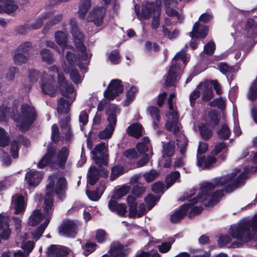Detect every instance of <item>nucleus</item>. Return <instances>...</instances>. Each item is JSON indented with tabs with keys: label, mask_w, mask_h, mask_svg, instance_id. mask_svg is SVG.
Here are the masks:
<instances>
[{
	"label": "nucleus",
	"mask_w": 257,
	"mask_h": 257,
	"mask_svg": "<svg viewBox=\"0 0 257 257\" xmlns=\"http://www.w3.org/2000/svg\"><path fill=\"white\" fill-rule=\"evenodd\" d=\"M240 170L235 169L234 172H233L231 175L223 176L218 179L214 181L213 183L203 182L200 187L198 196L197 198H191L195 194V190L190 191V192L186 194L185 199L189 200V209H191L190 212L188 214L189 217H191L194 215H198L201 213L203 210L202 206H194L193 205L204 201H208V203L205 205L210 206L216 204L220 197L223 195L222 190H217L216 192H212L214 188L217 186L225 185V191L230 192L239 187L243 182V181L246 177L245 173H241L234 180L233 178L240 172Z\"/></svg>",
	"instance_id": "1"
},
{
	"label": "nucleus",
	"mask_w": 257,
	"mask_h": 257,
	"mask_svg": "<svg viewBox=\"0 0 257 257\" xmlns=\"http://www.w3.org/2000/svg\"><path fill=\"white\" fill-rule=\"evenodd\" d=\"M53 186V181H51L49 185L46 186V194L43 205L44 215L42 214L40 210L36 209L33 211L29 220V224L34 226L40 223L43 218L46 219L45 222L32 233L34 238L36 239H39L42 235L51 218L53 209V201L52 199Z\"/></svg>",
	"instance_id": "2"
},
{
	"label": "nucleus",
	"mask_w": 257,
	"mask_h": 257,
	"mask_svg": "<svg viewBox=\"0 0 257 257\" xmlns=\"http://www.w3.org/2000/svg\"><path fill=\"white\" fill-rule=\"evenodd\" d=\"M257 232V214L251 219H243L236 225L230 228V234L233 238L240 242L235 241L231 243L233 248L240 247L242 244L247 243L255 238V233Z\"/></svg>",
	"instance_id": "3"
},
{
	"label": "nucleus",
	"mask_w": 257,
	"mask_h": 257,
	"mask_svg": "<svg viewBox=\"0 0 257 257\" xmlns=\"http://www.w3.org/2000/svg\"><path fill=\"white\" fill-rule=\"evenodd\" d=\"M69 155V150L66 147L62 148L56 153L54 148L49 146L46 153L39 161L38 167L43 168L50 165L52 168L64 169L65 168Z\"/></svg>",
	"instance_id": "4"
},
{
	"label": "nucleus",
	"mask_w": 257,
	"mask_h": 257,
	"mask_svg": "<svg viewBox=\"0 0 257 257\" xmlns=\"http://www.w3.org/2000/svg\"><path fill=\"white\" fill-rule=\"evenodd\" d=\"M70 26L74 43L77 50L78 59L82 61H87L91 56L87 53L86 48L84 45V35L79 30L75 19L70 20Z\"/></svg>",
	"instance_id": "5"
},
{
	"label": "nucleus",
	"mask_w": 257,
	"mask_h": 257,
	"mask_svg": "<svg viewBox=\"0 0 257 257\" xmlns=\"http://www.w3.org/2000/svg\"><path fill=\"white\" fill-rule=\"evenodd\" d=\"M180 61L184 64H185L187 61L185 51L184 50L178 52L171 62V65L165 79V83L167 86H173L176 83L177 77L181 72V69L179 66Z\"/></svg>",
	"instance_id": "6"
},
{
	"label": "nucleus",
	"mask_w": 257,
	"mask_h": 257,
	"mask_svg": "<svg viewBox=\"0 0 257 257\" xmlns=\"http://www.w3.org/2000/svg\"><path fill=\"white\" fill-rule=\"evenodd\" d=\"M37 114L35 108L29 104H23L17 119L18 125L22 131H27L36 120Z\"/></svg>",
	"instance_id": "7"
},
{
	"label": "nucleus",
	"mask_w": 257,
	"mask_h": 257,
	"mask_svg": "<svg viewBox=\"0 0 257 257\" xmlns=\"http://www.w3.org/2000/svg\"><path fill=\"white\" fill-rule=\"evenodd\" d=\"M175 97L174 93L170 95L168 99L169 112L167 115V120L166 123V127L168 131H172L174 134H177L179 128L178 124V116L177 112L174 109L173 101Z\"/></svg>",
	"instance_id": "8"
},
{
	"label": "nucleus",
	"mask_w": 257,
	"mask_h": 257,
	"mask_svg": "<svg viewBox=\"0 0 257 257\" xmlns=\"http://www.w3.org/2000/svg\"><path fill=\"white\" fill-rule=\"evenodd\" d=\"M57 88L58 89L61 94L64 97L70 99L73 102L75 99L76 93L73 85L67 81L64 75L58 74V78Z\"/></svg>",
	"instance_id": "9"
},
{
	"label": "nucleus",
	"mask_w": 257,
	"mask_h": 257,
	"mask_svg": "<svg viewBox=\"0 0 257 257\" xmlns=\"http://www.w3.org/2000/svg\"><path fill=\"white\" fill-rule=\"evenodd\" d=\"M66 58L67 63H65L63 65L64 71L69 73L70 77L74 83H78L81 82L82 78L77 69L75 67L74 61H76V59L74 54L70 51H67Z\"/></svg>",
	"instance_id": "10"
},
{
	"label": "nucleus",
	"mask_w": 257,
	"mask_h": 257,
	"mask_svg": "<svg viewBox=\"0 0 257 257\" xmlns=\"http://www.w3.org/2000/svg\"><path fill=\"white\" fill-rule=\"evenodd\" d=\"M39 83L42 92L46 94L53 96L57 91L55 80L51 74H47L46 71H44Z\"/></svg>",
	"instance_id": "11"
},
{
	"label": "nucleus",
	"mask_w": 257,
	"mask_h": 257,
	"mask_svg": "<svg viewBox=\"0 0 257 257\" xmlns=\"http://www.w3.org/2000/svg\"><path fill=\"white\" fill-rule=\"evenodd\" d=\"M56 179H57V181L55 187V192L59 199L63 200L66 197V192L67 189V180L65 177L61 176L58 177H56L55 175H51L49 178V182L47 186L49 185L51 182V181H53V183L54 184L55 180ZM54 187V185L53 186V188ZM53 191L54 188L53 189ZM52 193H53V192ZM53 195V194H52V199Z\"/></svg>",
	"instance_id": "12"
},
{
	"label": "nucleus",
	"mask_w": 257,
	"mask_h": 257,
	"mask_svg": "<svg viewBox=\"0 0 257 257\" xmlns=\"http://www.w3.org/2000/svg\"><path fill=\"white\" fill-rule=\"evenodd\" d=\"M92 154L96 164L99 165H106L108 156L107 144L102 142L97 144L92 151Z\"/></svg>",
	"instance_id": "13"
},
{
	"label": "nucleus",
	"mask_w": 257,
	"mask_h": 257,
	"mask_svg": "<svg viewBox=\"0 0 257 257\" xmlns=\"http://www.w3.org/2000/svg\"><path fill=\"white\" fill-rule=\"evenodd\" d=\"M105 15L106 9L104 7H96L90 11L86 20L88 22H93L96 26L100 27L103 23Z\"/></svg>",
	"instance_id": "14"
},
{
	"label": "nucleus",
	"mask_w": 257,
	"mask_h": 257,
	"mask_svg": "<svg viewBox=\"0 0 257 257\" xmlns=\"http://www.w3.org/2000/svg\"><path fill=\"white\" fill-rule=\"evenodd\" d=\"M123 87L119 79L112 80L104 91L105 97L108 99H113L119 93L123 91Z\"/></svg>",
	"instance_id": "15"
},
{
	"label": "nucleus",
	"mask_w": 257,
	"mask_h": 257,
	"mask_svg": "<svg viewBox=\"0 0 257 257\" xmlns=\"http://www.w3.org/2000/svg\"><path fill=\"white\" fill-rule=\"evenodd\" d=\"M70 250L66 246L52 244L47 249V253L52 257H64L67 255Z\"/></svg>",
	"instance_id": "16"
},
{
	"label": "nucleus",
	"mask_w": 257,
	"mask_h": 257,
	"mask_svg": "<svg viewBox=\"0 0 257 257\" xmlns=\"http://www.w3.org/2000/svg\"><path fill=\"white\" fill-rule=\"evenodd\" d=\"M54 15L53 11H49L44 13L39 18H38L34 24H32L30 27L23 26L19 28L18 32L21 34H24L27 32V29H38L41 27L43 24V21L51 18Z\"/></svg>",
	"instance_id": "17"
},
{
	"label": "nucleus",
	"mask_w": 257,
	"mask_h": 257,
	"mask_svg": "<svg viewBox=\"0 0 257 257\" xmlns=\"http://www.w3.org/2000/svg\"><path fill=\"white\" fill-rule=\"evenodd\" d=\"M208 27L202 25L199 22L195 23L192 31L189 33L190 36L194 38H204L208 34Z\"/></svg>",
	"instance_id": "18"
},
{
	"label": "nucleus",
	"mask_w": 257,
	"mask_h": 257,
	"mask_svg": "<svg viewBox=\"0 0 257 257\" xmlns=\"http://www.w3.org/2000/svg\"><path fill=\"white\" fill-rule=\"evenodd\" d=\"M76 224L71 220H66L59 229L60 233L66 236H73L76 233Z\"/></svg>",
	"instance_id": "19"
},
{
	"label": "nucleus",
	"mask_w": 257,
	"mask_h": 257,
	"mask_svg": "<svg viewBox=\"0 0 257 257\" xmlns=\"http://www.w3.org/2000/svg\"><path fill=\"white\" fill-rule=\"evenodd\" d=\"M159 1L161 0H156L155 3H149L144 5L142 7V13L141 17L144 19H149L152 14H155V11L157 7L159 6Z\"/></svg>",
	"instance_id": "20"
},
{
	"label": "nucleus",
	"mask_w": 257,
	"mask_h": 257,
	"mask_svg": "<svg viewBox=\"0 0 257 257\" xmlns=\"http://www.w3.org/2000/svg\"><path fill=\"white\" fill-rule=\"evenodd\" d=\"M43 175L40 172L31 170L26 174L25 178L30 186H36L38 185Z\"/></svg>",
	"instance_id": "21"
},
{
	"label": "nucleus",
	"mask_w": 257,
	"mask_h": 257,
	"mask_svg": "<svg viewBox=\"0 0 257 257\" xmlns=\"http://www.w3.org/2000/svg\"><path fill=\"white\" fill-rule=\"evenodd\" d=\"M198 88L202 92V98L203 101H208L213 97L211 87L208 83H201L198 86Z\"/></svg>",
	"instance_id": "22"
},
{
	"label": "nucleus",
	"mask_w": 257,
	"mask_h": 257,
	"mask_svg": "<svg viewBox=\"0 0 257 257\" xmlns=\"http://www.w3.org/2000/svg\"><path fill=\"white\" fill-rule=\"evenodd\" d=\"M12 205L15 209V213L19 214L25 209V202L23 196L16 194L12 197Z\"/></svg>",
	"instance_id": "23"
},
{
	"label": "nucleus",
	"mask_w": 257,
	"mask_h": 257,
	"mask_svg": "<svg viewBox=\"0 0 257 257\" xmlns=\"http://www.w3.org/2000/svg\"><path fill=\"white\" fill-rule=\"evenodd\" d=\"M119 113V110L115 106H112L108 109L107 110V121L108 122L107 126H110L111 128L114 130L117 121L116 114Z\"/></svg>",
	"instance_id": "24"
},
{
	"label": "nucleus",
	"mask_w": 257,
	"mask_h": 257,
	"mask_svg": "<svg viewBox=\"0 0 257 257\" xmlns=\"http://www.w3.org/2000/svg\"><path fill=\"white\" fill-rule=\"evenodd\" d=\"M108 206L111 211H116L117 213L120 216H124L126 212V206L125 204H117L112 199L109 201Z\"/></svg>",
	"instance_id": "25"
},
{
	"label": "nucleus",
	"mask_w": 257,
	"mask_h": 257,
	"mask_svg": "<svg viewBox=\"0 0 257 257\" xmlns=\"http://www.w3.org/2000/svg\"><path fill=\"white\" fill-rule=\"evenodd\" d=\"M109 253L111 257H123V246L119 242H113L111 244Z\"/></svg>",
	"instance_id": "26"
},
{
	"label": "nucleus",
	"mask_w": 257,
	"mask_h": 257,
	"mask_svg": "<svg viewBox=\"0 0 257 257\" xmlns=\"http://www.w3.org/2000/svg\"><path fill=\"white\" fill-rule=\"evenodd\" d=\"M127 202L129 206V217L131 218L137 217L138 204L136 201V198L132 195H128L127 197Z\"/></svg>",
	"instance_id": "27"
},
{
	"label": "nucleus",
	"mask_w": 257,
	"mask_h": 257,
	"mask_svg": "<svg viewBox=\"0 0 257 257\" xmlns=\"http://www.w3.org/2000/svg\"><path fill=\"white\" fill-rule=\"evenodd\" d=\"M189 208L188 204H184L180 210L176 211L170 217V220L173 223L179 221L186 214Z\"/></svg>",
	"instance_id": "28"
},
{
	"label": "nucleus",
	"mask_w": 257,
	"mask_h": 257,
	"mask_svg": "<svg viewBox=\"0 0 257 257\" xmlns=\"http://www.w3.org/2000/svg\"><path fill=\"white\" fill-rule=\"evenodd\" d=\"M105 184L101 183L100 186L96 190L92 191H87L86 194L90 200L93 201H97L100 198L101 195L105 190Z\"/></svg>",
	"instance_id": "29"
},
{
	"label": "nucleus",
	"mask_w": 257,
	"mask_h": 257,
	"mask_svg": "<svg viewBox=\"0 0 257 257\" xmlns=\"http://www.w3.org/2000/svg\"><path fill=\"white\" fill-rule=\"evenodd\" d=\"M91 7V0H81L78 10V14L80 17L82 18H84Z\"/></svg>",
	"instance_id": "30"
},
{
	"label": "nucleus",
	"mask_w": 257,
	"mask_h": 257,
	"mask_svg": "<svg viewBox=\"0 0 257 257\" xmlns=\"http://www.w3.org/2000/svg\"><path fill=\"white\" fill-rule=\"evenodd\" d=\"M55 39L56 43L60 46H61L62 49V53H64L65 49L67 46L66 43L67 41L66 34L61 31H57L55 34Z\"/></svg>",
	"instance_id": "31"
},
{
	"label": "nucleus",
	"mask_w": 257,
	"mask_h": 257,
	"mask_svg": "<svg viewBox=\"0 0 257 257\" xmlns=\"http://www.w3.org/2000/svg\"><path fill=\"white\" fill-rule=\"evenodd\" d=\"M128 135L135 138H139L142 135V125L139 123H135L127 128Z\"/></svg>",
	"instance_id": "32"
},
{
	"label": "nucleus",
	"mask_w": 257,
	"mask_h": 257,
	"mask_svg": "<svg viewBox=\"0 0 257 257\" xmlns=\"http://www.w3.org/2000/svg\"><path fill=\"white\" fill-rule=\"evenodd\" d=\"M72 102H71L70 99L66 102L63 97L60 98L58 101V112L59 113H67L69 110V107Z\"/></svg>",
	"instance_id": "33"
},
{
	"label": "nucleus",
	"mask_w": 257,
	"mask_h": 257,
	"mask_svg": "<svg viewBox=\"0 0 257 257\" xmlns=\"http://www.w3.org/2000/svg\"><path fill=\"white\" fill-rule=\"evenodd\" d=\"M87 176L89 183L92 185H94L99 177L98 170L95 166L91 167L89 169Z\"/></svg>",
	"instance_id": "34"
},
{
	"label": "nucleus",
	"mask_w": 257,
	"mask_h": 257,
	"mask_svg": "<svg viewBox=\"0 0 257 257\" xmlns=\"http://www.w3.org/2000/svg\"><path fill=\"white\" fill-rule=\"evenodd\" d=\"M246 29L248 35H250V36L254 40L257 36V24L255 23L253 19H249L247 20Z\"/></svg>",
	"instance_id": "35"
},
{
	"label": "nucleus",
	"mask_w": 257,
	"mask_h": 257,
	"mask_svg": "<svg viewBox=\"0 0 257 257\" xmlns=\"http://www.w3.org/2000/svg\"><path fill=\"white\" fill-rule=\"evenodd\" d=\"M69 121V117L67 116L64 119L62 120L60 122L61 130L63 133L65 134V137L67 140L70 139L72 136Z\"/></svg>",
	"instance_id": "36"
},
{
	"label": "nucleus",
	"mask_w": 257,
	"mask_h": 257,
	"mask_svg": "<svg viewBox=\"0 0 257 257\" xmlns=\"http://www.w3.org/2000/svg\"><path fill=\"white\" fill-rule=\"evenodd\" d=\"M175 152V144L173 142H169L163 146V158H170Z\"/></svg>",
	"instance_id": "37"
},
{
	"label": "nucleus",
	"mask_w": 257,
	"mask_h": 257,
	"mask_svg": "<svg viewBox=\"0 0 257 257\" xmlns=\"http://www.w3.org/2000/svg\"><path fill=\"white\" fill-rule=\"evenodd\" d=\"M40 55L42 60L47 64H51L54 62V58L53 54L46 49H43L40 51Z\"/></svg>",
	"instance_id": "38"
},
{
	"label": "nucleus",
	"mask_w": 257,
	"mask_h": 257,
	"mask_svg": "<svg viewBox=\"0 0 257 257\" xmlns=\"http://www.w3.org/2000/svg\"><path fill=\"white\" fill-rule=\"evenodd\" d=\"M18 8V5L15 1L8 0L3 5V11L7 14H11L16 11Z\"/></svg>",
	"instance_id": "39"
},
{
	"label": "nucleus",
	"mask_w": 257,
	"mask_h": 257,
	"mask_svg": "<svg viewBox=\"0 0 257 257\" xmlns=\"http://www.w3.org/2000/svg\"><path fill=\"white\" fill-rule=\"evenodd\" d=\"M136 147L138 151L141 154H143L148 151L151 148L149 139L148 137L144 138L143 141L138 143Z\"/></svg>",
	"instance_id": "40"
},
{
	"label": "nucleus",
	"mask_w": 257,
	"mask_h": 257,
	"mask_svg": "<svg viewBox=\"0 0 257 257\" xmlns=\"http://www.w3.org/2000/svg\"><path fill=\"white\" fill-rule=\"evenodd\" d=\"M29 56L30 55H26L15 50L13 57L14 61L15 64L18 65L25 63L27 62Z\"/></svg>",
	"instance_id": "41"
},
{
	"label": "nucleus",
	"mask_w": 257,
	"mask_h": 257,
	"mask_svg": "<svg viewBox=\"0 0 257 257\" xmlns=\"http://www.w3.org/2000/svg\"><path fill=\"white\" fill-rule=\"evenodd\" d=\"M161 4V1H159V6L157 7L155 11V14L153 16V19L151 25L152 28L153 29H157L160 25Z\"/></svg>",
	"instance_id": "42"
},
{
	"label": "nucleus",
	"mask_w": 257,
	"mask_h": 257,
	"mask_svg": "<svg viewBox=\"0 0 257 257\" xmlns=\"http://www.w3.org/2000/svg\"><path fill=\"white\" fill-rule=\"evenodd\" d=\"M177 145L180 148V152L184 155L186 152V148L188 145V141L186 137L184 135H181L177 139Z\"/></svg>",
	"instance_id": "43"
},
{
	"label": "nucleus",
	"mask_w": 257,
	"mask_h": 257,
	"mask_svg": "<svg viewBox=\"0 0 257 257\" xmlns=\"http://www.w3.org/2000/svg\"><path fill=\"white\" fill-rule=\"evenodd\" d=\"M248 98L251 101L257 99V81L254 80L250 86L247 94Z\"/></svg>",
	"instance_id": "44"
},
{
	"label": "nucleus",
	"mask_w": 257,
	"mask_h": 257,
	"mask_svg": "<svg viewBox=\"0 0 257 257\" xmlns=\"http://www.w3.org/2000/svg\"><path fill=\"white\" fill-rule=\"evenodd\" d=\"M159 175V172L154 169L151 170L149 172H145L143 174V176L144 177L146 181L148 183L153 182Z\"/></svg>",
	"instance_id": "45"
},
{
	"label": "nucleus",
	"mask_w": 257,
	"mask_h": 257,
	"mask_svg": "<svg viewBox=\"0 0 257 257\" xmlns=\"http://www.w3.org/2000/svg\"><path fill=\"white\" fill-rule=\"evenodd\" d=\"M63 18V15L62 14H58L54 16L52 19L47 22L44 26V30L49 29L50 27L59 23Z\"/></svg>",
	"instance_id": "46"
},
{
	"label": "nucleus",
	"mask_w": 257,
	"mask_h": 257,
	"mask_svg": "<svg viewBox=\"0 0 257 257\" xmlns=\"http://www.w3.org/2000/svg\"><path fill=\"white\" fill-rule=\"evenodd\" d=\"M180 178V173L178 171L171 173L169 174L166 179L168 188L170 187Z\"/></svg>",
	"instance_id": "47"
},
{
	"label": "nucleus",
	"mask_w": 257,
	"mask_h": 257,
	"mask_svg": "<svg viewBox=\"0 0 257 257\" xmlns=\"http://www.w3.org/2000/svg\"><path fill=\"white\" fill-rule=\"evenodd\" d=\"M114 130L111 126L107 125L104 130L99 133L98 137L102 140L109 139L111 137Z\"/></svg>",
	"instance_id": "48"
},
{
	"label": "nucleus",
	"mask_w": 257,
	"mask_h": 257,
	"mask_svg": "<svg viewBox=\"0 0 257 257\" xmlns=\"http://www.w3.org/2000/svg\"><path fill=\"white\" fill-rule=\"evenodd\" d=\"M146 191V187L140 184L134 185L132 191V194L137 197H141Z\"/></svg>",
	"instance_id": "49"
},
{
	"label": "nucleus",
	"mask_w": 257,
	"mask_h": 257,
	"mask_svg": "<svg viewBox=\"0 0 257 257\" xmlns=\"http://www.w3.org/2000/svg\"><path fill=\"white\" fill-rule=\"evenodd\" d=\"M32 48V44L28 42L22 43L16 50L18 52L24 54L29 55V51Z\"/></svg>",
	"instance_id": "50"
},
{
	"label": "nucleus",
	"mask_w": 257,
	"mask_h": 257,
	"mask_svg": "<svg viewBox=\"0 0 257 257\" xmlns=\"http://www.w3.org/2000/svg\"><path fill=\"white\" fill-rule=\"evenodd\" d=\"M217 134L220 139L226 140L229 137L230 131L228 126L224 124L218 131Z\"/></svg>",
	"instance_id": "51"
},
{
	"label": "nucleus",
	"mask_w": 257,
	"mask_h": 257,
	"mask_svg": "<svg viewBox=\"0 0 257 257\" xmlns=\"http://www.w3.org/2000/svg\"><path fill=\"white\" fill-rule=\"evenodd\" d=\"M175 241V239L173 238H170L168 242H163L161 245H159V249L162 253L167 252L171 248V245Z\"/></svg>",
	"instance_id": "52"
},
{
	"label": "nucleus",
	"mask_w": 257,
	"mask_h": 257,
	"mask_svg": "<svg viewBox=\"0 0 257 257\" xmlns=\"http://www.w3.org/2000/svg\"><path fill=\"white\" fill-rule=\"evenodd\" d=\"M10 142V139L5 130L0 128V147H5Z\"/></svg>",
	"instance_id": "53"
},
{
	"label": "nucleus",
	"mask_w": 257,
	"mask_h": 257,
	"mask_svg": "<svg viewBox=\"0 0 257 257\" xmlns=\"http://www.w3.org/2000/svg\"><path fill=\"white\" fill-rule=\"evenodd\" d=\"M123 168L120 166H115L111 169V174L110 177V179L111 181L114 180L119 175H121L123 173Z\"/></svg>",
	"instance_id": "54"
},
{
	"label": "nucleus",
	"mask_w": 257,
	"mask_h": 257,
	"mask_svg": "<svg viewBox=\"0 0 257 257\" xmlns=\"http://www.w3.org/2000/svg\"><path fill=\"white\" fill-rule=\"evenodd\" d=\"M215 50V44L213 41L207 43L204 47V51L205 54L212 55Z\"/></svg>",
	"instance_id": "55"
},
{
	"label": "nucleus",
	"mask_w": 257,
	"mask_h": 257,
	"mask_svg": "<svg viewBox=\"0 0 257 257\" xmlns=\"http://www.w3.org/2000/svg\"><path fill=\"white\" fill-rule=\"evenodd\" d=\"M199 130L200 134L204 139L208 140L212 137V131L205 125L202 126L200 127Z\"/></svg>",
	"instance_id": "56"
},
{
	"label": "nucleus",
	"mask_w": 257,
	"mask_h": 257,
	"mask_svg": "<svg viewBox=\"0 0 257 257\" xmlns=\"http://www.w3.org/2000/svg\"><path fill=\"white\" fill-rule=\"evenodd\" d=\"M130 190V187L128 186H124L116 191L115 196L116 198L120 199L127 194Z\"/></svg>",
	"instance_id": "57"
},
{
	"label": "nucleus",
	"mask_w": 257,
	"mask_h": 257,
	"mask_svg": "<svg viewBox=\"0 0 257 257\" xmlns=\"http://www.w3.org/2000/svg\"><path fill=\"white\" fill-rule=\"evenodd\" d=\"M60 137L59 130L56 124H53L52 126V141L57 143L59 141Z\"/></svg>",
	"instance_id": "58"
},
{
	"label": "nucleus",
	"mask_w": 257,
	"mask_h": 257,
	"mask_svg": "<svg viewBox=\"0 0 257 257\" xmlns=\"http://www.w3.org/2000/svg\"><path fill=\"white\" fill-rule=\"evenodd\" d=\"M145 200L149 210H151L155 205L157 202L156 197L152 195H149L146 197Z\"/></svg>",
	"instance_id": "59"
},
{
	"label": "nucleus",
	"mask_w": 257,
	"mask_h": 257,
	"mask_svg": "<svg viewBox=\"0 0 257 257\" xmlns=\"http://www.w3.org/2000/svg\"><path fill=\"white\" fill-rule=\"evenodd\" d=\"M200 95V90L199 89L196 88L190 95V102L192 106H193L196 100L199 97Z\"/></svg>",
	"instance_id": "60"
},
{
	"label": "nucleus",
	"mask_w": 257,
	"mask_h": 257,
	"mask_svg": "<svg viewBox=\"0 0 257 257\" xmlns=\"http://www.w3.org/2000/svg\"><path fill=\"white\" fill-rule=\"evenodd\" d=\"M148 110L153 119H156L157 121H159V111L157 107H150Z\"/></svg>",
	"instance_id": "61"
},
{
	"label": "nucleus",
	"mask_w": 257,
	"mask_h": 257,
	"mask_svg": "<svg viewBox=\"0 0 257 257\" xmlns=\"http://www.w3.org/2000/svg\"><path fill=\"white\" fill-rule=\"evenodd\" d=\"M231 241V238L230 236L227 235L221 236L218 240V245L220 247H222L228 244Z\"/></svg>",
	"instance_id": "62"
},
{
	"label": "nucleus",
	"mask_w": 257,
	"mask_h": 257,
	"mask_svg": "<svg viewBox=\"0 0 257 257\" xmlns=\"http://www.w3.org/2000/svg\"><path fill=\"white\" fill-rule=\"evenodd\" d=\"M19 143L17 141H13L11 144V155L14 158L18 157Z\"/></svg>",
	"instance_id": "63"
},
{
	"label": "nucleus",
	"mask_w": 257,
	"mask_h": 257,
	"mask_svg": "<svg viewBox=\"0 0 257 257\" xmlns=\"http://www.w3.org/2000/svg\"><path fill=\"white\" fill-rule=\"evenodd\" d=\"M218 66L220 72L223 74H226L227 73L231 72L233 70V68L232 67L229 66L225 63H220Z\"/></svg>",
	"instance_id": "64"
}]
</instances>
